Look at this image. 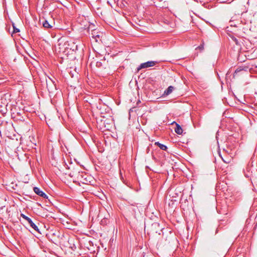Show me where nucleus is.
I'll use <instances>...</instances> for the list:
<instances>
[{
  "label": "nucleus",
  "mask_w": 257,
  "mask_h": 257,
  "mask_svg": "<svg viewBox=\"0 0 257 257\" xmlns=\"http://www.w3.org/2000/svg\"><path fill=\"white\" fill-rule=\"evenodd\" d=\"M70 253L77 251L81 248L80 242H70Z\"/></svg>",
  "instance_id": "obj_3"
},
{
  "label": "nucleus",
  "mask_w": 257,
  "mask_h": 257,
  "mask_svg": "<svg viewBox=\"0 0 257 257\" xmlns=\"http://www.w3.org/2000/svg\"><path fill=\"white\" fill-rule=\"evenodd\" d=\"M41 243H42V244H40V246L41 248L43 249V251L45 252H47V251H50V248H48L47 247L46 248H44V245H45L46 243H46V242H41Z\"/></svg>",
  "instance_id": "obj_13"
},
{
  "label": "nucleus",
  "mask_w": 257,
  "mask_h": 257,
  "mask_svg": "<svg viewBox=\"0 0 257 257\" xmlns=\"http://www.w3.org/2000/svg\"><path fill=\"white\" fill-rule=\"evenodd\" d=\"M238 16L233 17L231 18L229 23L231 27H239L242 23L241 20L237 19Z\"/></svg>",
  "instance_id": "obj_1"
},
{
  "label": "nucleus",
  "mask_w": 257,
  "mask_h": 257,
  "mask_svg": "<svg viewBox=\"0 0 257 257\" xmlns=\"http://www.w3.org/2000/svg\"><path fill=\"white\" fill-rule=\"evenodd\" d=\"M43 26L45 28H51L52 26L48 23L47 21H45L43 23Z\"/></svg>",
  "instance_id": "obj_14"
},
{
  "label": "nucleus",
  "mask_w": 257,
  "mask_h": 257,
  "mask_svg": "<svg viewBox=\"0 0 257 257\" xmlns=\"http://www.w3.org/2000/svg\"><path fill=\"white\" fill-rule=\"evenodd\" d=\"M58 243L63 250L70 253V242H58Z\"/></svg>",
  "instance_id": "obj_4"
},
{
  "label": "nucleus",
  "mask_w": 257,
  "mask_h": 257,
  "mask_svg": "<svg viewBox=\"0 0 257 257\" xmlns=\"http://www.w3.org/2000/svg\"><path fill=\"white\" fill-rule=\"evenodd\" d=\"M155 145L158 146L162 150L166 151L167 149V147L166 145L162 144L158 142L155 143Z\"/></svg>",
  "instance_id": "obj_11"
},
{
  "label": "nucleus",
  "mask_w": 257,
  "mask_h": 257,
  "mask_svg": "<svg viewBox=\"0 0 257 257\" xmlns=\"http://www.w3.org/2000/svg\"><path fill=\"white\" fill-rule=\"evenodd\" d=\"M33 190L36 194L39 195L40 196L44 198H47V195L43 191L40 190V189L38 187H34Z\"/></svg>",
  "instance_id": "obj_6"
},
{
  "label": "nucleus",
  "mask_w": 257,
  "mask_h": 257,
  "mask_svg": "<svg viewBox=\"0 0 257 257\" xmlns=\"http://www.w3.org/2000/svg\"><path fill=\"white\" fill-rule=\"evenodd\" d=\"M88 243H91L92 244V245H94V242H88ZM94 243H95V245H98L97 247L98 248H100L99 245H101V247L102 248H104V249H106V247H104V243H103V242L98 241V242H94Z\"/></svg>",
  "instance_id": "obj_10"
},
{
  "label": "nucleus",
  "mask_w": 257,
  "mask_h": 257,
  "mask_svg": "<svg viewBox=\"0 0 257 257\" xmlns=\"http://www.w3.org/2000/svg\"><path fill=\"white\" fill-rule=\"evenodd\" d=\"M28 222L29 223V224H30V225L31 226V227L33 228L35 230L38 231V232H39V228L38 227V226L36 225L35 223H34L33 221L32 220V219L30 218V220L29 221H28Z\"/></svg>",
  "instance_id": "obj_8"
},
{
  "label": "nucleus",
  "mask_w": 257,
  "mask_h": 257,
  "mask_svg": "<svg viewBox=\"0 0 257 257\" xmlns=\"http://www.w3.org/2000/svg\"><path fill=\"white\" fill-rule=\"evenodd\" d=\"M21 216L27 221H29L30 219V218H29V217L27 216L26 215L23 213L21 214Z\"/></svg>",
  "instance_id": "obj_17"
},
{
  "label": "nucleus",
  "mask_w": 257,
  "mask_h": 257,
  "mask_svg": "<svg viewBox=\"0 0 257 257\" xmlns=\"http://www.w3.org/2000/svg\"><path fill=\"white\" fill-rule=\"evenodd\" d=\"M49 79L51 81V84H49L47 82V80H46V84L48 91L50 92L52 91L54 89H56V88L55 81L52 80L50 77H49Z\"/></svg>",
  "instance_id": "obj_5"
},
{
  "label": "nucleus",
  "mask_w": 257,
  "mask_h": 257,
  "mask_svg": "<svg viewBox=\"0 0 257 257\" xmlns=\"http://www.w3.org/2000/svg\"><path fill=\"white\" fill-rule=\"evenodd\" d=\"M244 68H243V67H238V68H237L235 70V72H234V74H233V78H234V77H235V75H236L238 72H240V71H241L243 70H244Z\"/></svg>",
  "instance_id": "obj_15"
},
{
  "label": "nucleus",
  "mask_w": 257,
  "mask_h": 257,
  "mask_svg": "<svg viewBox=\"0 0 257 257\" xmlns=\"http://www.w3.org/2000/svg\"><path fill=\"white\" fill-rule=\"evenodd\" d=\"M176 127L175 128V133L178 135L182 134L183 133V130H182V127L178 124H177V123H176Z\"/></svg>",
  "instance_id": "obj_9"
},
{
  "label": "nucleus",
  "mask_w": 257,
  "mask_h": 257,
  "mask_svg": "<svg viewBox=\"0 0 257 257\" xmlns=\"http://www.w3.org/2000/svg\"><path fill=\"white\" fill-rule=\"evenodd\" d=\"M197 48L202 51L204 49V42H202Z\"/></svg>",
  "instance_id": "obj_18"
},
{
  "label": "nucleus",
  "mask_w": 257,
  "mask_h": 257,
  "mask_svg": "<svg viewBox=\"0 0 257 257\" xmlns=\"http://www.w3.org/2000/svg\"><path fill=\"white\" fill-rule=\"evenodd\" d=\"M157 63V61H150L147 62L142 63L138 68V70H140L142 69L147 68L151 67H153L156 65Z\"/></svg>",
  "instance_id": "obj_2"
},
{
  "label": "nucleus",
  "mask_w": 257,
  "mask_h": 257,
  "mask_svg": "<svg viewBox=\"0 0 257 257\" xmlns=\"http://www.w3.org/2000/svg\"><path fill=\"white\" fill-rule=\"evenodd\" d=\"M15 244L13 245L16 247V248L19 249L21 247L20 242H14Z\"/></svg>",
  "instance_id": "obj_16"
},
{
  "label": "nucleus",
  "mask_w": 257,
  "mask_h": 257,
  "mask_svg": "<svg viewBox=\"0 0 257 257\" xmlns=\"http://www.w3.org/2000/svg\"><path fill=\"white\" fill-rule=\"evenodd\" d=\"M174 87L172 86H170L168 87V88L165 91V94L166 95L170 94L173 90Z\"/></svg>",
  "instance_id": "obj_12"
},
{
  "label": "nucleus",
  "mask_w": 257,
  "mask_h": 257,
  "mask_svg": "<svg viewBox=\"0 0 257 257\" xmlns=\"http://www.w3.org/2000/svg\"><path fill=\"white\" fill-rule=\"evenodd\" d=\"M13 28H14V33H18V32H20V30L16 28L14 25H13Z\"/></svg>",
  "instance_id": "obj_20"
},
{
  "label": "nucleus",
  "mask_w": 257,
  "mask_h": 257,
  "mask_svg": "<svg viewBox=\"0 0 257 257\" xmlns=\"http://www.w3.org/2000/svg\"><path fill=\"white\" fill-rule=\"evenodd\" d=\"M100 33L99 34L98 32L96 30H93L92 32L91 35L93 39H94L95 42H98V41H100Z\"/></svg>",
  "instance_id": "obj_7"
},
{
  "label": "nucleus",
  "mask_w": 257,
  "mask_h": 257,
  "mask_svg": "<svg viewBox=\"0 0 257 257\" xmlns=\"http://www.w3.org/2000/svg\"><path fill=\"white\" fill-rule=\"evenodd\" d=\"M221 158H222V160H223V161L224 163H226V164H228V163H230V159H226V160H225V159H224L222 157H221Z\"/></svg>",
  "instance_id": "obj_19"
},
{
  "label": "nucleus",
  "mask_w": 257,
  "mask_h": 257,
  "mask_svg": "<svg viewBox=\"0 0 257 257\" xmlns=\"http://www.w3.org/2000/svg\"><path fill=\"white\" fill-rule=\"evenodd\" d=\"M50 243H51L52 245H53V243H54V242H50Z\"/></svg>",
  "instance_id": "obj_21"
}]
</instances>
